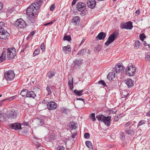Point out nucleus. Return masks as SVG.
<instances>
[{
    "label": "nucleus",
    "mask_w": 150,
    "mask_h": 150,
    "mask_svg": "<svg viewBox=\"0 0 150 150\" xmlns=\"http://www.w3.org/2000/svg\"><path fill=\"white\" fill-rule=\"evenodd\" d=\"M42 2V1L41 0H37L35 1V2L33 4H35V7L36 8V9H38L39 10Z\"/></svg>",
    "instance_id": "a211bd4d"
},
{
    "label": "nucleus",
    "mask_w": 150,
    "mask_h": 150,
    "mask_svg": "<svg viewBox=\"0 0 150 150\" xmlns=\"http://www.w3.org/2000/svg\"><path fill=\"white\" fill-rule=\"evenodd\" d=\"M76 7L78 10L79 11H84L86 9V6L85 4L81 2L77 4Z\"/></svg>",
    "instance_id": "9b49d317"
},
{
    "label": "nucleus",
    "mask_w": 150,
    "mask_h": 150,
    "mask_svg": "<svg viewBox=\"0 0 150 150\" xmlns=\"http://www.w3.org/2000/svg\"><path fill=\"white\" fill-rule=\"evenodd\" d=\"M84 137L86 139L89 138L90 137L89 134L88 133H86L84 134Z\"/></svg>",
    "instance_id": "49530a36"
},
{
    "label": "nucleus",
    "mask_w": 150,
    "mask_h": 150,
    "mask_svg": "<svg viewBox=\"0 0 150 150\" xmlns=\"http://www.w3.org/2000/svg\"><path fill=\"white\" fill-rule=\"evenodd\" d=\"M106 36V34L103 32H100L97 36L96 38L97 40H102L104 39Z\"/></svg>",
    "instance_id": "dca6fc26"
},
{
    "label": "nucleus",
    "mask_w": 150,
    "mask_h": 150,
    "mask_svg": "<svg viewBox=\"0 0 150 150\" xmlns=\"http://www.w3.org/2000/svg\"><path fill=\"white\" fill-rule=\"evenodd\" d=\"M82 61V60H76L74 62V67L76 68H78V67L80 66V65L81 64L82 62L81 61Z\"/></svg>",
    "instance_id": "b1692460"
},
{
    "label": "nucleus",
    "mask_w": 150,
    "mask_h": 150,
    "mask_svg": "<svg viewBox=\"0 0 150 150\" xmlns=\"http://www.w3.org/2000/svg\"><path fill=\"white\" fill-rule=\"evenodd\" d=\"M140 44V42L138 40L136 41L134 43V47L137 49L139 47Z\"/></svg>",
    "instance_id": "f704fd0d"
},
{
    "label": "nucleus",
    "mask_w": 150,
    "mask_h": 150,
    "mask_svg": "<svg viewBox=\"0 0 150 150\" xmlns=\"http://www.w3.org/2000/svg\"><path fill=\"white\" fill-rule=\"evenodd\" d=\"M117 35V32H115L112 33L109 36L107 41L105 42V45L107 46H108L110 44L114 41Z\"/></svg>",
    "instance_id": "7ed1b4c3"
},
{
    "label": "nucleus",
    "mask_w": 150,
    "mask_h": 150,
    "mask_svg": "<svg viewBox=\"0 0 150 150\" xmlns=\"http://www.w3.org/2000/svg\"><path fill=\"white\" fill-rule=\"evenodd\" d=\"M125 83L128 88H130L133 86L134 83L131 79H128L125 80Z\"/></svg>",
    "instance_id": "f3484780"
},
{
    "label": "nucleus",
    "mask_w": 150,
    "mask_h": 150,
    "mask_svg": "<svg viewBox=\"0 0 150 150\" xmlns=\"http://www.w3.org/2000/svg\"><path fill=\"white\" fill-rule=\"evenodd\" d=\"M115 73L112 72L109 73L108 75L107 78L110 80L112 79L113 78H114L115 76Z\"/></svg>",
    "instance_id": "a878e982"
},
{
    "label": "nucleus",
    "mask_w": 150,
    "mask_h": 150,
    "mask_svg": "<svg viewBox=\"0 0 150 150\" xmlns=\"http://www.w3.org/2000/svg\"><path fill=\"white\" fill-rule=\"evenodd\" d=\"M98 84H101L104 86H106V84L103 80H100L98 82Z\"/></svg>",
    "instance_id": "58836bf2"
},
{
    "label": "nucleus",
    "mask_w": 150,
    "mask_h": 150,
    "mask_svg": "<svg viewBox=\"0 0 150 150\" xmlns=\"http://www.w3.org/2000/svg\"><path fill=\"white\" fill-rule=\"evenodd\" d=\"M71 51L70 46H67L63 47V51L65 53H67Z\"/></svg>",
    "instance_id": "4be33fe9"
},
{
    "label": "nucleus",
    "mask_w": 150,
    "mask_h": 150,
    "mask_svg": "<svg viewBox=\"0 0 150 150\" xmlns=\"http://www.w3.org/2000/svg\"><path fill=\"white\" fill-rule=\"evenodd\" d=\"M14 25L15 26L21 28H24L26 25L25 22L21 18L17 19Z\"/></svg>",
    "instance_id": "39448f33"
},
{
    "label": "nucleus",
    "mask_w": 150,
    "mask_h": 150,
    "mask_svg": "<svg viewBox=\"0 0 150 150\" xmlns=\"http://www.w3.org/2000/svg\"><path fill=\"white\" fill-rule=\"evenodd\" d=\"M7 56L9 58L12 59L15 57V55L12 52L11 50L8 49Z\"/></svg>",
    "instance_id": "412c9836"
},
{
    "label": "nucleus",
    "mask_w": 150,
    "mask_h": 150,
    "mask_svg": "<svg viewBox=\"0 0 150 150\" xmlns=\"http://www.w3.org/2000/svg\"><path fill=\"white\" fill-rule=\"evenodd\" d=\"M146 106L148 108H150V107H149V106H150V101H149V103L146 105Z\"/></svg>",
    "instance_id": "338daca9"
},
{
    "label": "nucleus",
    "mask_w": 150,
    "mask_h": 150,
    "mask_svg": "<svg viewBox=\"0 0 150 150\" xmlns=\"http://www.w3.org/2000/svg\"><path fill=\"white\" fill-rule=\"evenodd\" d=\"M85 144L88 148L93 149V147L92 144L90 141H86V142Z\"/></svg>",
    "instance_id": "c756f323"
},
{
    "label": "nucleus",
    "mask_w": 150,
    "mask_h": 150,
    "mask_svg": "<svg viewBox=\"0 0 150 150\" xmlns=\"http://www.w3.org/2000/svg\"><path fill=\"white\" fill-rule=\"evenodd\" d=\"M35 122L37 124L36 126H40L44 124V121L42 119H37L35 120Z\"/></svg>",
    "instance_id": "6ab92c4d"
},
{
    "label": "nucleus",
    "mask_w": 150,
    "mask_h": 150,
    "mask_svg": "<svg viewBox=\"0 0 150 150\" xmlns=\"http://www.w3.org/2000/svg\"><path fill=\"white\" fill-rule=\"evenodd\" d=\"M57 107L56 103L54 101H51L48 103L47 104V109L50 110H54Z\"/></svg>",
    "instance_id": "f8f14e48"
},
{
    "label": "nucleus",
    "mask_w": 150,
    "mask_h": 150,
    "mask_svg": "<svg viewBox=\"0 0 150 150\" xmlns=\"http://www.w3.org/2000/svg\"><path fill=\"white\" fill-rule=\"evenodd\" d=\"M139 38L140 40L143 41L144 39L146 38V36L144 33H142L139 35Z\"/></svg>",
    "instance_id": "4c0bfd02"
},
{
    "label": "nucleus",
    "mask_w": 150,
    "mask_h": 150,
    "mask_svg": "<svg viewBox=\"0 0 150 150\" xmlns=\"http://www.w3.org/2000/svg\"><path fill=\"white\" fill-rule=\"evenodd\" d=\"M55 74V72L53 71H50L47 73V76L50 79H51Z\"/></svg>",
    "instance_id": "393cba45"
},
{
    "label": "nucleus",
    "mask_w": 150,
    "mask_h": 150,
    "mask_svg": "<svg viewBox=\"0 0 150 150\" xmlns=\"http://www.w3.org/2000/svg\"><path fill=\"white\" fill-rule=\"evenodd\" d=\"M3 8V5L2 3L0 2V11Z\"/></svg>",
    "instance_id": "0e129e2a"
},
{
    "label": "nucleus",
    "mask_w": 150,
    "mask_h": 150,
    "mask_svg": "<svg viewBox=\"0 0 150 150\" xmlns=\"http://www.w3.org/2000/svg\"><path fill=\"white\" fill-rule=\"evenodd\" d=\"M76 100H81L83 101V103H84V99L82 98H77L76 99Z\"/></svg>",
    "instance_id": "052dcab7"
},
{
    "label": "nucleus",
    "mask_w": 150,
    "mask_h": 150,
    "mask_svg": "<svg viewBox=\"0 0 150 150\" xmlns=\"http://www.w3.org/2000/svg\"><path fill=\"white\" fill-rule=\"evenodd\" d=\"M77 1L76 0H73L72 3V6L73 5L75 4L76 1Z\"/></svg>",
    "instance_id": "bf43d9fd"
},
{
    "label": "nucleus",
    "mask_w": 150,
    "mask_h": 150,
    "mask_svg": "<svg viewBox=\"0 0 150 150\" xmlns=\"http://www.w3.org/2000/svg\"><path fill=\"white\" fill-rule=\"evenodd\" d=\"M57 150H65V149L63 146H60L57 147Z\"/></svg>",
    "instance_id": "de8ad7c7"
},
{
    "label": "nucleus",
    "mask_w": 150,
    "mask_h": 150,
    "mask_svg": "<svg viewBox=\"0 0 150 150\" xmlns=\"http://www.w3.org/2000/svg\"><path fill=\"white\" fill-rule=\"evenodd\" d=\"M55 21H54V20L50 22L49 23H47L45 24H44V25L46 26V25H51L53 23H54Z\"/></svg>",
    "instance_id": "09e8293b"
},
{
    "label": "nucleus",
    "mask_w": 150,
    "mask_h": 150,
    "mask_svg": "<svg viewBox=\"0 0 150 150\" xmlns=\"http://www.w3.org/2000/svg\"><path fill=\"white\" fill-rule=\"evenodd\" d=\"M15 76L13 71L10 70L7 71L4 73V76L7 80H11L13 79Z\"/></svg>",
    "instance_id": "f03ea898"
},
{
    "label": "nucleus",
    "mask_w": 150,
    "mask_h": 150,
    "mask_svg": "<svg viewBox=\"0 0 150 150\" xmlns=\"http://www.w3.org/2000/svg\"><path fill=\"white\" fill-rule=\"evenodd\" d=\"M111 116L105 117L103 122L107 126H109L110 125V123L111 121Z\"/></svg>",
    "instance_id": "4468645a"
},
{
    "label": "nucleus",
    "mask_w": 150,
    "mask_h": 150,
    "mask_svg": "<svg viewBox=\"0 0 150 150\" xmlns=\"http://www.w3.org/2000/svg\"><path fill=\"white\" fill-rule=\"evenodd\" d=\"M28 90L27 89H23L21 92V95L23 97H27Z\"/></svg>",
    "instance_id": "cd10ccee"
},
{
    "label": "nucleus",
    "mask_w": 150,
    "mask_h": 150,
    "mask_svg": "<svg viewBox=\"0 0 150 150\" xmlns=\"http://www.w3.org/2000/svg\"><path fill=\"white\" fill-rule=\"evenodd\" d=\"M135 71V68L133 65L129 66L126 69V72L127 74L129 76H133Z\"/></svg>",
    "instance_id": "20e7f679"
},
{
    "label": "nucleus",
    "mask_w": 150,
    "mask_h": 150,
    "mask_svg": "<svg viewBox=\"0 0 150 150\" xmlns=\"http://www.w3.org/2000/svg\"><path fill=\"white\" fill-rule=\"evenodd\" d=\"M71 133L72 134L71 135V137L72 138H75L76 135L77 134V132L76 131H75L73 133L71 132Z\"/></svg>",
    "instance_id": "37998d69"
},
{
    "label": "nucleus",
    "mask_w": 150,
    "mask_h": 150,
    "mask_svg": "<svg viewBox=\"0 0 150 150\" xmlns=\"http://www.w3.org/2000/svg\"><path fill=\"white\" fill-rule=\"evenodd\" d=\"M131 124V122H128L124 125L125 127H127L130 125Z\"/></svg>",
    "instance_id": "6e6d98bb"
},
{
    "label": "nucleus",
    "mask_w": 150,
    "mask_h": 150,
    "mask_svg": "<svg viewBox=\"0 0 150 150\" xmlns=\"http://www.w3.org/2000/svg\"><path fill=\"white\" fill-rule=\"evenodd\" d=\"M46 90L48 92V95H49L51 94V89L49 87L47 86L46 88Z\"/></svg>",
    "instance_id": "79ce46f5"
},
{
    "label": "nucleus",
    "mask_w": 150,
    "mask_h": 150,
    "mask_svg": "<svg viewBox=\"0 0 150 150\" xmlns=\"http://www.w3.org/2000/svg\"><path fill=\"white\" fill-rule=\"evenodd\" d=\"M115 71L117 73H122L125 69L122 64H118L115 66Z\"/></svg>",
    "instance_id": "1a4fd4ad"
},
{
    "label": "nucleus",
    "mask_w": 150,
    "mask_h": 150,
    "mask_svg": "<svg viewBox=\"0 0 150 150\" xmlns=\"http://www.w3.org/2000/svg\"><path fill=\"white\" fill-rule=\"evenodd\" d=\"M36 96V94L33 91H28L27 97L35 98V97Z\"/></svg>",
    "instance_id": "aec40b11"
},
{
    "label": "nucleus",
    "mask_w": 150,
    "mask_h": 150,
    "mask_svg": "<svg viewBox=\"0 0 150 150\" xmlns=\"http://www.w3.org/2000/svg\"><path fill=\"white\" fill-rule=\"evenodd\" d=\"M4 26V23L2 22H0V30L1 29H4L3 28Z\"/></svg>",
    "instance_id": "864d4df0"
},
{
    "label": "nucleus",
    "mask_w": 150,
    "mask_h": 150,
    "mask_svg": "<svg viewBox=\"0 0 150 150\" xmlns=\"http://www.w3.org/2000/svg\"><path fill=\"white\" fill-rule=\"evenodd\" d=\"M9 127L10 128L16 130L21 129H22L21 124L18 122L10 124Z\"/></svg>",
    "instance_id": "9d476101"
},
{
    "label": "nucleus",
    "mask_w": 150,
    "mask_h": 150,
    "mask_svg": "<svg viewBox=\"0 0 150 150\" xmlns=\"http://www.w3.org/2000/svg\"><path fill=\"white\" fill-rule=\"evenodd\" d=\"M135 13L137 14V16H138L139 14V13H140V10H137L135 12Z\"/></svg>",
    "instance_id": "13d9d810"
},
{
    "label": "nucleus",
    "mask_w": 150,
    "mask_h": 150,
    "mask_svg": "<svg viewBox=\"0 0 150 150\" xmlns=\"http://www.w3.org/2000/svg\"><path fill=\"white\" fill-rule=\"evenodd\" d=\"M17 115V111L13 110L7 114L6 116L8 119L11 120L16 118Z\"/></svg>",
    "instance_id": "0eeeda50"
},
{
    "label": "nucleus",
    "mask_w": 150,
    "mask_h": 150,
    "mask_svg": "<svg viewBox=\"0 0 150 150\" xmlns=\"http://www.w3.org/2000/svg\"><path fill=\"white\" fill-rule=\"evenodd\" d=\"M146 115L147 116H149L150 117V110L147 113Z\"/></svg>",
    "instance_id": "774afa93"
},
{
    "label": "nucleus",
    "mask_w": 150,
    "mask_h": 150,
    "mask_svg": "<svg viewBox=\"0 0 150 150\" xmlns=\"http://www.w3.org/2000/svg\"><path fill=\"white\" fill-rule=\"evenodd\" d=\"M35 32L34 31H33L30 33V35L31 36H32L35 34Z\"/></svg>",
    "instance_id": "680f3d73"
},
{
    "label": "nucleus",
    "mask_w": 150,
    "mask_h": 150,
    "mask_svg": "<svg viewBox=\"0 0 150 150\" xmlns=\"http://www.w3.org/2000/svg\"><path fill=\"white\" fill-rule=\"evenodd\" d=\"M55 8V5L54 4H52L51 6V7L50 8V11H52Z\"/></svg>",
    "instance_id": "603ef678"
},
{
    "label": "nucleus",
    "mask_w": 150,
    "mask_h": 150,
    "mask_svg": "<svg viewBox=\"0 0 150 150\" xmlns=\"http://www.w3.org/2000/svg\"><path fill=\"white\" fill-rule=\"evenodd\" d=\"M87 3L88 6L91 9L93 8L96 4L95 0H88Z\"/></svg>",
    "instance_id": "ddd939ff"
},
{
    "label": "nucleus",
    "mask_w": 150,
    "mask_h": 150,
    "mask_svg": "<svg viewBox=\"0 0 150 150\" xmlns=\"http://www.w3.org/2000/svg\"><path fill=\"white\" fill-rule=\"evenodd\" d=\"M126 133L128 135H132L133 134V132L131 130H128L126 131Z\"/></svg>",
    "instance_id": "c03bdc74"
},
{
    "label": "nucleus",
    "mask_w": 150,
    "mask_h": 150,
    "mask_svg": "<svg viewBox=\"0 0 150 150\" xmlns=\"http://www.w3.org/2000/svg\"><path fill=\"white\" fill-rule=\"evenodd\" d=\"M120 27L122 29H129L131 30L132 28V23L131 21H129L125 23H122Z\"/></svg>",
    "instance_id": "423d86ee"
},
{
    "label": "nucleus",
    "mask_w": 150,
    "mask_h": 150,
    "mask_svg": "<svg viewBox=\"0 0 150 150\" xmlns=\"http://www.w3.org/2000/svg\"><path fill=\"white\" fill-rule=\"evenodd\" d=\"M73 78L72 77H71L69 79V84L71 89L73 88Z\"/></svg>",
    "instance_id": "c85d7f7f"
},
{
    "label": "nucleus",
    "mask_w": 150,
    "mask_h": 150,
    "mask_svg": "<svg viewBox=\"0 0 150 150\" xmlns=\"http://www.w3.org/2000/svg\"><path fill=\"white\" fill-rule=\"evenodd\" d=\"M86 50L85 49L81 50L77 54L78 55H83L86 52Z\"/></svg>",
    "instance_id": "ea45409f"
},
{
    "label": "nucleus",
    "mask_w": 150,
    "mask_h": 150,
    "mask_svg": "<svg viewBox=\"0 0 150 150\" xmlns=\"http://www.w3.org/2000/svg\"><path fill=\"white\" fill-rule=\"evenodd\" d=\"M95 114L94 113H92L91 114V116H90V118L93 121H94L96 120V118L95 117Z\"/></svg>",
    "instance_id": "c9c22d12"
},
{
    "label": "nucleus",
    "mask_w": 150,
    "mask_h": 150,
    "mask_svg": "<svg viewBox=\"0 0 150 150\" xmlns=\"http://www.w3.org/2000/svg\"><path fill=\"white\" fill-rule=\"evenodd\" d=\"M35 4L30 5L26 10V13L27 16L30 17H32L36 15L38 13V9H36V6Z\"/></svg>",
    "instance_id": "f257e3e1"
},
{
    "label": "nucleus",
    "mask_w": 150,
    "mask_h": 150,
    "mask_svg": "<svg viewBox=\"0 0 150 150\" xmlns=\"http://www.w3.org/2000/svg\"><path fill=\"white\" fill-rule=\"evenodd\" d=\"M103 115H99L96 116V118L99 120L101 122H103L105 117Z\"/></svg>",
    "instance_id": "bb28decb"
},
{
    "label": "nucleus",
    "mask_w": 150,
    "mask_h": 150,
    "mask_svg": "<svg viewBox=\"0 0 150 150\" xmlns=\"http://www.w3.org/2000/svg\"><path fill=\"white\" fill-rule=\"evenodd\" d=\"M146 121L145 120H141L139 122L138 124V126H141L143 124H144L145 123Z\"/></svg>",
    "instance_id": "a18cd8bd"
},
{
    "label": "nucleus",
    "mask_w": 150,
    "mask_h": 150,
    "mask_svg": "<svg viewBox=\"0 0 150 150\" xmlns=\"http://www.w3.org/2000/svg\"><path fill=\"white\" fill-rule=\"evenodd\" d=\"M85 41V39H83L82 40V41L80 43V44L79 46H80L82 44L84 43Z\"/></svg>",
    "instance_id": "69168bd1"
},
{
    "label": "nucleus",
    "mask_w": 150,
    "mask_h": 150,
    "mask_svg": "<svg viewBox=\"0 0 150 150\" xmlns=\"http://www.w3.org/2000/svg\"><path fill=\"white\" fill-rule=\"evenodd\" d=\"M69 126L70 129L72 130L76 129L77 127L76 123L73 122H71Z\"/></svg>",
    "instance_id": "5701e85b"
},
{
    "label": "nucleus",
    "mask_w": 150,
    "mask_h": 150,
    "mask_svg": "<svg viewBox=\"0 0 150 150\" xmlns=\"http://www.w3.org/2000/svg\"><path fill=\"white\" fill-rule=\"evenodd\" d=\"M16 98V96H12L11 97L9 98H8V101H11L12 100H13V99H15Z\"/></svg>",
    "instance_id": "8fccbe9b"
},
{
    "label": "nucleus",
    "mask_w": 150,
    "mask_h": 150,
    "mask_svg": "<svg viewBox=\"0 0 150 150\" xmlns=\"http://www.w3.org/2000/svg\"><path fill=\"white\" fill-rule=\"evenodd\" d=\"M119 116L117 115V116L115 117L114 121L115 122L119 120Z\"/></svg>",
    "instance_id": "5fc2aeb1"
},
{
    "label": "nucleus",
    "mask_w": 150,
    "mask_h": 150,
    "mask_svg": "<svg viewBox=\"0 0 150 150\" xmlns=\"http://www.w3.org/2000/svg\"><path fill=\"white\" fill-rule=\"evenodd\" d=\"M6 56L5 54L2 53L0 57V63H1L5 59Z\"/></svg>",
    "instance_id": "2f4dec72"
},
{
    "label": "nucleus",
    "mask_w": 150,
    "mask_h": 150,
    "mask_svg": "<svg viewBox=\"0 0 150 150\" xmlns=\"http://www.w3.org/2000/svg\"><path fill=\"white\" fill-rule=\"evenodd\" d=\"M40 49L39 48L36 49L33 53V56L34 57L38 54L40 53Z\"/></svg>",
    "instance_id": "72a5a7b5"
},
{
    "label": "nucleus",
    "mask_w": 150,
    "mask_h": 150,
    "mask_svg": "<svg viewBox=\"0 0 150 150\" xmlns=\"http://www.w3.org/2000/svg\"><path fill=\"white\" fill-rule=\"evenodd\" d=\"M9 36V33L7 30L4 29L0 30V38L2 39H6Z\"/></svg>",
    "instance_id": "6e6552de"
},
{
    "label": "nucleus",
    "mask_w": 150,
    "mask_h": 150,
    "mask_svg": "<svg viewBox=\"0 0 150 150\" xmlns=\"http://www.w3.org/2000/svg\"><path fill=\"white\" fill-rule=\"evenodd\" d=\"M145 59L146 60L150 61V54L147 55L145 56Z\"/></svg>",
    "instance_id": "3c124183"
},
{
    "label": "nucleus",
    "mask_w": 150,
    "mask_h": 150,
    "mask_svg": "<svg viewBox=\"0 0 150 150\" xmlns=\"http://www.w3.org/2000/svg\"><path fill=\"white\" fill-rule=\"evenodd\" d=\"M41 146L40 144L38 142H37L36 144V146L37 147V148H39Z\"/></svg>",
    "instance_id": "4d7b16f0"
},
{
    "label": "nucleus",
    "mask_w": 150,
    "mask_h": 150,
    "mask_svg": "<svg viewBox=\"0 0 150 150\" xmlns=\"http://www.w3.org/2000/svg\"><path fill=\"white\" fill-rule=\"evenodd\" d=\"M28 125V122H25L24 123L22 124V125L24 126H27Z\"/></svg>",
    "instance_id": "e2e57ef3"
},
{
    "label": "nucleus",
    "mask_w": 150,
    "mask_h": 150,
    "mask_svg": "<svg viewBox=\"0 0 150 150\" xmlns=\"http://www.w3.org/2000/svg\"><path fill=\"white\" fill-rule=\"evenodd\" d=\"M80 18L78 16L74 17L72 19V23L73 24L75 25H79L80 22Z\"/></svg>",
    "instance_id": "2eb2a0df"
},
{
    "label": "nucleus",
    "mask_w": 150,
    "mask_h": 150,
    "mask_svg": "<svg viewBox=\"0 0 150 150\" xmlns=\"http://www.w3.org/2000/svg\"><path fill=\"white\" fill-rule=\"evenodd\" d=\"M40 47L41 50L43 51L45 50V47L44 46V44L43 43H42L40 46Z\"/></svg>",
    "instance_id": "a19ab883"
},
{
    "label": "nucleus",
    "mask_w": 150,
    "mask_h": 150,
    "mask_svg": "<svg viewBox=\"0 0 150 150\" xmlns=\"http://www.w3.org/2000/svg\"><path fill=\"white\" fill-rule=\"evenodd\" d=\"M83 91V90H82L80 91H78L76 90H75L74 91V93L77 95L80 96L82 95Z\"/></svg>",
    "instance_id": "7c9ffc66"
},
{
    "label": "nucleus",
    "mask_w": 150,
    "mask_h": 150,
    "mask_svg": "<svg viewBox=\"0 0 150 150\" xmlns=\"http://www.w3.org/2000/svg\"><path fill=\"white\" fill-rule=\"evenodd\" d=\"M34 91L36 92L37 93H38L39 95L41 92L40 89L39 88H38L37 87H35L34 88Z\"/></svg>",
    "instance_id": "e433bc0d"
},
{
    "label": "nucleus",
    "mask_w": 150,
    "mask_h": 150,
    "mask_svg": "<svg viewBox=\"0 0 150 150\" xmlns=\"http://www.w3.org/2000/svg\"><path fill=\"white\" fill-rule=\"evenodd\" d=\"M63 39L64 40H67L68 41L70 42L71 40V38L70 36L65 35L63 38Z\"/></svg>",
    "instance_id": "473e14b6"
}]
</instances>
